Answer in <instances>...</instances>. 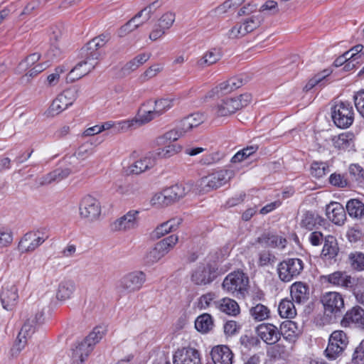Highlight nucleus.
Instances as JSON below:
<instances>
[{
    "label": "nucleus",
    "instance_id": "46",
    "mask_svg": "<svg viewBox=\"0 0 364 364\" xmlns=\"http://www.w3.org/2000/svg\"><path fill=\"white\" fill-rule=\"evenodd\" d=\"M182 136L180 130L176 127L166 132L164 135L159 136L157 139V143L159 145H164L168 141H175L178 139Z\"/></svg>",
    "mask_w": 364,
    "mask_h": 364
},
{
    "label": "nucleus",
    "instance_id": "60",
    "mask_svg": "<svg viewBox=\"0 0 364 364\" xmlns=\"http://www.w3.org/2000/svg\"><path fill=\"white\" fill-rule=\"evenodd\" d=\"M49 65V63L44 62L32 66V68L28 71V73L23 77V79L28 77L27 80H28V77H33L37 75L38 73H41L47 68H48Z\"/></svg>",
    "mask_w": 364,
    "mask_h": 364
},
{
    "label": "nucleus",
    "instance_id": "48",
    "mask_svg": "<svg viewBox=\"0 0 364 364\" xmlns=\"http://www.w3.org/2000/svg\"><path fill=\"white\" fill-rule=\"evenodd\" d=\"M318 223V218L311 212L304 214L301 221V226L309 230H312Z\"/></svg>",
    "mask_w": 364,
    "mask_h": 364
},
{
    "label": "nucleus",
    "instance_id": "26",
    "mask_svg": "<svg viewBox=\"0 0 364 364\" xmlns=\"http://www.w3.org/2000/svg\"><path fill=\"white\" fill-rule=\"evenodd\" d=\"M291 296L297 304L306 302L309 298V286L301 282L294 283L291 287Z\"/></svg>",
    "mask_w": 364,
    "mask_h": 364
},
{
    "label": "nucleus",
    "instance_id": "30",
    "mask_svg": "<svg viewBox=\"0 0 364 364\" xmlns=\"http://www.w3.org/2000/svg\"><path fill=\"white\" fill-rule=\"evenodd\" d=\"M75 289L76 285L73 280L64 279L58 285L56 298L61 301L67 300L72 296Z\"/></svg>",
    "mask_w": 364,
    "mask_h": 364
},
{
    "label": "nucleus",
    "instance_id": "40",
    "mask_svg": "<svg viewBox=\"0 0 364 364\" xmlns=\"http://www.w3.org/2000/svg\"><path fill=\"white\" fill-rule=\"evenodd\" d=\"M278 311L282 318H294L296 315L294 303L289 299H283L279 304Z\"/></svg>",
    "mask_w": 364,
    "mask_h": 364
},
{
    "label": "nucleus",
    "instance_id": "35",
    "mask_svg": "<svg viewBox=\"0 0 364 364\" xmlns=\"http://www.w3.org/2000/svg\"><path fill=\"white\" fill-rule=\"evenodd\" d=\"M257 242L264 244L268 247H276L280 246L284 248L286 245L287 240L275 235L263 234L257 238Z\"/></svg>",
    "mask_w": 364,
    "mask_h": 364
},
{
    "label": "nucleus",
    "instance_id": "4",
    "mask_svg": "<svg viewBox=\"0 0 364 364\" xmlns=\"http://www.w3.org/2000/svg\"><path fill=\"white\" fill-rule=\"evenodd\" d=\"M251 99V95L249 94L240 95L235 97H226L218 104L216 114L220 117L232 114L238 109L246 107Z\"/></svg>",
    "mask_w": 364,
    "mask_h": 364
},
{
    "label": "nucleus",
    "instance_id": "12",
    "mask_svg": "<svg viewBox=\"0 0 364 364\" xmlns=\"http://www.w3.org/2000/svg\"><path fill=\"white\" fill-rule=\"evenodd\" d=\"M79 210L82 218L89 221H94L99 218L101 213V205L95 198L87 195L82 198Z\"/></svg>",
    "mask_w": 364,
    "mask_h": 364
},
{
    "label": "nucleus",
    "instance_id": "33",
    "mask_svg": "<svg viewBox=\"0 0 364 364\" xmlns=\"http://www.w3.org/2000/svg\"><path fill=\"white\" fill-rule=\"evenodd\" d=\"M339 248L336 238L328 235L325 238L324 245L321 255L328 259L335 258L338 253Z\"/></svg>",
    "mask_w": 364,
    "mask_h": 364
},
{
    "label": "nucleus",
    "instance_id": "34",
    "mask_svg": "<svg viewBox=\"0 0 364 364\" xmlns=\"http://www.w3.org/2000/svg\"><path fill=\"white\" fill-rule=\"evenodd\" d=\"M178 241V237L176 235H171L158 242L155 247L164 257L174 247Z\"/></svg>",
    "mask_w": 364,
    "mask_h": 364
},
{
    "label": "nucleus",
    "instance_id": "54",
    "mask_svg": "<svg viewBox=\"0 0 364 364\" xmlns=\"http://www.w3.org/2000/svg\"><path fill=\"white\" fill-rule=\"evenodd\" d=\"M328 171V166L323 162L314 161L311 166V173L316 178H321Z\"/></svg>",
    "mask_w": 364,
    "mask_h": 364
},
{
    "label": "nucleus",
    "instance_id": "20",
    "mask_svg": "<svg viewBox=\"0 0 364 364\" xmlns=\"http://www.w3.org/2000/svg\"><path fill=\"white\" fill-rule=\"evenodd\" d=\"M257 336L267 344L272 345L280 339V333L278 328L272 323H262L256 328Z\"/></svg>",
    "mask_w": 364,
    "mask_h": 364
},
{
    "label": "nucleus",
    "instance_id": "59",
    "mask_svg": "<svg viewBox=\"0 0 364 364\" xmlns=\"http://www.w3.org/2000/svg\"><path fill=\"white\" fill-rule=\"evenodd\" d=\"M65 72L63 66H58L55 71L47 77V83L48 86L53 87L56 85L60 80V75Z\"/></svg>",
    "mask_w": 364,
    "mask_h": 364
},
{
    "label": "nucleus",
    "instance_id": "55",
    "mask_svg": "<svg viewBox=\"0 0 364 364\" xmlns=\"http://www.w3.org/2000/svg\"><path fill=\"white\" fill-rule=\"evenodd\" d=\"M161 6V3L159 1H155L151 4H149L148 6L143 9L141 11H140L137 14L138 16H144V21H148L152 14L154 12L155 10L157 9V8Z\"/></svg>",
    "mask_w": 364,
    "mask_h": 364
},
{
    "label": "nucleus",
    "instance_id": "8",
    "mask_svg": "<svg viewBox=\"0 0 364 364\" xmlns=\"http://www.w3.org/2000/svg\"><path fill=\"white\" fill-rule=\"evenodd\" d=\"M304 269V263L299 258H289L279 262L277 266V274L279 279L284 282H289L297 277Z\"/></svg>",
    "mask_w": 364,
    "mask_h": 364
},
{
    "label": "nucleus",
    "instance_id": "52",
    "mask_svg": "<svg viewBox=\"0 0 364 364\" xmlns=\"http://www.w3.org/2000/svg\"><path fill=\"white\" fill-rule=\"evenodd\" d=\"M162 257H163L157 248L154 246L145 254L143 259L146 265H152L153 264L159 261Z\"/></svg>",
    "mask_w": 364,
    "mask_h": 364
},
{
    "label": "nucleus",
    "instance_id": "29",
    "mask_svg": "<svg viewBox=\"0 0 364 364\" xmlns=\"http://www.w3.org/2000/svg\"><path fill=\"white\" fill-rule=\"evenodd\" d=\"M333 146L339 150H350L354 146V135L352 133H343L332 138Z\"/></svg>",
    "mask_w": 364,
    "mask_h": 364
},
{
    "label": "nucleus",
    "instance_id": "15",
    "mask_svg": "<svg viewBox=\"0 0 364 364\" xmlns=\"http://www.w3.org/2000/svg\"><path fill=\"white\" fill-rule=\"evenodd\" d=\"M137 210H130L121 218L115 220L111 225L110 228L113 232H126L138 227Z\"/></svg>",
    "mask_w": 364,
    "mask_h": 364
},
{
    "label": "nucleus",
    "instance_id": "64",
    "mask_svg": "<svg viewBox=\"0 0 364 364\" xmlns=\"http://www.w3.org/2000/svg\"><path fill=\"white\" fill-rule=\"evenodd\" d=\"M164 151L165 158L168 159L181 152L182 146L177 144H169L162 147Z\"/></svg>",
    "mask_w": 364,
    "mask_h": 364
},
{
    "label": "nucleus",
    "instance_id": "3",
    "mask_svg": "<svg viewBox=\"0 0 364 364\" xmlns=\"http://www.w3.org/2000/svg\"><path fill=\"white\" fill-rule=\"evenodd\" d=\"M331 117L336 127L348 128L354 121L353 106L348 102H340L331 108Z\"/></svg>",
    "mask_w": 364,
    "mask_h": 364
},
{
    "label": "nucleus",
    "instance_id": "42",
    "mask_svg": "<svg viewBox=\"0 0 364 364\" xmlns=\"http://www.w3.org/2000/svg\"><path fill=\"white\" fill-rule=\"evenodd\" d=\"M276 261V256L269 250H263L258 254L257 264L259 267L273 266Z\"/></svg>",
    "mask_w": 364,
    "mask_h": 364
},
{
    "label": "nucleus",
    "instance_id": "5",
    "mask_svg": "<svg viewBox=\"0 0 364 364\" xmlns=\"http://www.w3.org/2000/svg\"><path fill=\"white\" fill-rule=\"evenodd\" d=\"M185 195V188L182 186L176 184L155 194L151 202L152 205L158 208L166 207L176 203Z\"/></svg>",
    "mask_w": 364,
    "mask_h": 364
},
{
    "label": "nucleus",
    "instance_id": "14",
    "mask_svg": "<svg viewBox=\"0 0 364 364\" xmlns=\"http://www.w3.org/2000/svg\"><path fill=\"white\" fill-rule=\"evenodd\" d=\"M146 281V274L141 272H133L124 276L119 282V288L131 293L139 291Z\"/></svg>",
    "mask_w": 364,
    "mask_h": 364
},
{
    "label": "nucleus",
    "instance_id": "44",
    "mask_svg": "<svg viewBox=\"0 0 364 364\" xmlns=\"http://www.w3.org/2000/svg\"><path fill=\"white\" fill-rule=\"evenodd\" d=\"M328 181L331 185L340 188L350 186L349 181L346 176L338 173L331 174Z\"/></svg>",
    "mask_w": 364,
    "mask_h": 364
},
{
    "label": "nucleus",
    "instance_id": "7",
    "mask_svg": "<svg viewBox=\"0 0 364 364\" xmlns=\"http://www.w3.org/2000/svg\"><path fill=\"white\" fill-rule=\"evenodd\" d=\"M223 288L228 292H237L242 297L247 291L249 278L242 271L230 273L223 280Z\"/></svg>",
    "mask_w": 364,
    "mask_h": 364
},
{
    "label": "nucleus",
    "instance_id": "50",
    "mask_svg": "<svg viewBox=\"0 0 364 364\" xmlns=\"http://www.w3.org/2000/svg\"><path fill=\"white\" fill-rule=\"evenodd\" d=\"M257 149V146H247L236 153L231 159L232 163L242 161L247 157L253 154Z\"/></svg>",
    "mask_w": 364,
    "mask_h": 364
},
{
    "label": "nucleus",
    "instance_id": "27",
    "mask_svg": "<svg viewBox=\"0 0 364 364\" xmlns=\"http://www.w3.org/2000/svg\"><path fill=\"white\" fill-rule=\"evenodd\" d=\"M215 308L230 316H237L240 314V306L233 299L225 297L213 301Z\"/></svg>",
    "mask_w": 364,
    "mask_h": 364
},
{
    "label": "nucleus",
    "instance_id": "31",
    "mask_svg": "<svg viewBox=\"0 0 364 364\" xmlns=\"http://www.w3.org/2000/svg\"><path fill=\"white\" fill-rule=\"evenodd\" d=\"M346 209L352 218L362 220L364 218V203L358 199L349 200L346 205Z\"/></svg>",
    "mask_w": 364,
    "mask_h": 364
},
{
    "label": "nucleus",
    "instance_id": "51",
    "mask_svg": "<svg viewBox=\"0 0 364 364\" xmlns=\"http://www.w3.org/2000/svg\"><path fill=\"white\" fill-rule=\"evenodd\" d=\"M139 18L140 16H138V14H136L131 20H129L127 23L122 26L119 31V36H124L126 34L137 28L141 23H135L137 19Z\"/></svg>",
    "mask_w": 364,
    "mask_h": 364
},
{
    "label": "nucleus",
    "instance_id": "47",
    "mask_svg": "<svg viewBox=\"0 0 364 364\" xmlns=\"http://www.w3.org/2000/svg\"><path fill=\"white\" fill-rule=\"evenodd\" d=\"M80 92V88L78 86H73L64 90L61 94H60V96L63 97L64 100L70 106L78 97Z\"/></svg>",
    "mask_w": 364,
    "mask_h": 364
},
{
    "label": "nucleus",
    "instance_id": "24",
    "mask_svg": "<svg viewBox=\"0 0 364 364\" xmlns=\"http://www.w3.org/2000/svg\"><path fill=\"white\" fill-rule=\"evenodd\" d=\"M326 215L328 218L337 225H342L346 220V210L343 206L337 202H331L326 206Z\"/></svg>",
    "mask_w": 364,
    "mask_h": 364
},
{
    "label": "nucleus",
    "instance_id": "56",
    "mask_svg": "<svg viewBox=\"0 0 364 364\" xmlns=\"http://www.w3.org/2000/svg\"><path fill=\"white\" fill-rule=\"evenodd\" d=\"M352 362L354 364H364V340L355 348Z\"/></svg>",
    "mask_w": 364,
    "mask_h": 364
},
{
    "label": "nucleus",
    "instance_id": "63",
    "mask_svg": "<svg viewBox=\"0 0 364 364\" xmlns=\"http://www.w3.org/2000/svg\"><path fill=\"white\" fill-rule=\"evenodd\" d=\"M170 232H172L171 228H168V226H167V223L164 222L156 228L153 231L151 236L154 239H159Z\"/></svg>",
    "mask_w": 364,
    "mask_h": 364
},
{
    "label": "nucleus",
    "instance_id": "41",
    "mask_svg": "<svg viewBox=\"0 0 364 364\" xmlns=\"http://www.w3.org/2000/svg\"><path fill=\"white\" fill-rule=\"evenodd\" d=\"M331 73V71L328 69L323 70L321 73H317L311 79L309 80V82L304 87V90L307 92L311 90L316 85H318L321 82L327 80V77L330 75Z\"/></svg>",
    "mask_w": 364,
    "mask_h": 364
},
{
    "label": "nucleus",
    "instance_id": "2",
    "mask_svg": "<svg viewBox=\"0 0 364 364\" xmlns=\"http://www.w3.org/2000/svg\"><path fill=\"white\" fill-rule=\"evenodd\" d=\"M105 334L102 327L95 328L92 332L80 343L73 351L72 364H82L92 350V346L97 343Z\"/></svg>",
    "mask_w": 364,
    "mask_h": 364
},
{
    "label": "nucleus",
    "instance_id": "43",
    "mask_svg": "<svg viewBox=\"0 0 364 364\" xmlns=\"http://www.w3.org/2000/svg\"><path fill=\"white\" fill-rule=\"evenodd\" d=\"M69 106L68 103L64 100V98L59 95L50 105L49 113L52 116L57 115L66 109Z\"/></svg>",
    "mask_w": 364,
    "mask_h": 364
},
{
    "label": "nucleus",
    "instance_id": "22",
    "mask_svg": "<svg viewBox=\"0 0 364 364\" xmlns=\"http://www.w3.org/2000/svg\"><path fill=\"white\" fill-rule=\"evenodd\" d=\"M0 299L4 309L7 311L12 310L16 305L18 299L16 286L14 284H6L4 287Z\"/></svg>",
    "mask_w": 364,
    "mask_h": 364
},
{
    "label": "nucleus",
    "instance_id": "39",
    "mask_svg": "<svg viewBox=\"0 0 364 364\" xmlns=\"http://www.w3.org/2000/svg\"><path fill=\"white\" fill-rule=\"evenodd\" d=\"M279 331L280 336H282L287 340H291L296 335V323L290 320L285 321L281 323Z\"/></svg>",
    "mask_w": 364,
    "mask_h": 364
},
{
    "label": "nucleus",
    "instance_id": "36",
    "mask_svg": "<svg viewBox=\"0 0 364 364\" xmlns=\"http://www.w3.org/2000/svg\"><path fill=\"white\" fill-rule=\"evenodd\" d=\"M348 264L353 270H364V253L358 251L350 252L348 257Z\"/></svg>",
    "mask_w": 364,
    "mask_h": 364
},
{
    "label": "nucleus",
    "instance_id": "62",
    "mask_svg": "<svg viewBox=\"0 0 364 364\" xmlns=\"http://www.w3.org/2000/svg\"><path fill=\"white\" fill-rule=\"evenodd\" d=\"M247 34L244 25L237 24L233 26L228 32L230 38H238Z\"/></svg>",
    "mask_w": 364,
    "mask_h": 364
},
{
    "label": "nucleus",
    "instance_id": "18",
    "mask_svg": "<svg viewBox=\"0 0 364 364\" xmlns=\"http://www.w3.org/2000/svg\"><path fill=\"white\" fill-rule=\"evenodd\" d=\"M173 360V364H201L198 350L191 347L178 349Z\"/></svg>",
    "mask_w": 364,
    "mask_h": 364
},
{
    "label": "nucleus",
    "instance_id": "49",
    "mask_svg": "<svg viewBox=\"0 0 364 364\" xmlns=\"http://www.w3.org/2000/svg\"><path fill=\"white\" fill-rule=\"evenodd\" d=\"M173 106V100L159 99L154 101L155 112L161 116Z\"/></svg>",
    "mask_w": 364,
    "mask_h": 364
},
{
    "label": "nucleus",
    "instance_id": "10",
    "mask_svg": "<svg viewBox=\"0 0 364 364\" xmlns=\"http://www.w3.org/2000/svg\"><path fill=\"white\" fill-rule=\"evenodd\" d=\"M321 302L324 307V312L328 316H338L344 309L343 296L338 292L326 293L321 298Z\"/></svg>",
    "mask_w": 364,
    "mask_h": 364
},
{
    "label": "nucleus",
    "instance_id": "11",
    "mask_svg": "<svg viewBox=\"0 0 364 364\" xmlns=\"http://www.w3.org/2000/svg\"><path fill=\"white\" fill-rule=\"evenodd\" d=\"M151 104V101H148L146 103H144L139 109L137 116L131 119V120H127L123 121L119 123L120 128L124 132L128 131L130 129H132L133 127H135L136 126H141L142 124H145L154 119L159 117L158 114L155 112V109L152 110H147L144 107Z\"/></svg>",
    "mask_w": 364,
    "mask_h": 364
},
{
    "label": "nucleus",
    "instance_id": "21",
    "mask_svg": "<svg viewBox=\"0 0 364 364\" xmlns=\"http://www.w3.org/2000/svg\"><path fill=\"white\" fill-rule=\"evenodd\" d=\"M323 279L332 285L351 289L355 284V279L348 275L346 272L336 271L323 277Z\"/></svg>",
    "mask_w": 364,
    "mask_h": 364
},
{
    "label": "nucleus",
    "instance_id": "57",
    "mask_svg": "<svg viewBox=\"0 0 364 364\" xmlns=\"http://www.w3.org/2000/svg\"><path fill=\"white\" fill-rule=\"evenodd\" d=\"M34 323L31 321V318H27L23 326L21 327L18 334H20L21 336H23L28 338H31V336L34 333Z\"/></svg>",
    "mask_w": 364,
    "mask_h": 364
},
{
    "label": "nucleus",
    "instance_id": "45",
    "mask_svg": "<svg viewBox=\"0 0 364 364\" xmlns=\"http://www.w3.org/2000/svg\"><path fill=\"white\" fill-rule=\"evenodd\" d=\"M263 17L261 14L253 15L245 19L243 22L244 27L247 33L253 31L261 25L263 21Z\"/></svg>",
    "mask_w": 364,
    "mask_h": 364
},
{
    "label": "nucleus",
    "instance_id": "6",
    "mask_svg": "<svg viewBox=\"0 0 364 364\" xmlns=\"http://www.w3.org/2000/svg\"><path fill=\"white\" fill-rule=\"evenodd\" d=\"M348 343V338L343 331H333L328 339V346L324 350L326 357L329 360H336L341 356Z\"/></svg>",
    "mask_w": 364,
    "mask_h": 364
},
{
    "label": "nucleus",
    "instance_id": "9",
    "mask_svg": "<svg viewBox=\"0 0 364 364\" xmlns=\"http://www.w3.org/2000/svg\"><path fill=\"white\" fill-rule=\"evenodd\" d=\"M234 176L235 171L232 169H222L202 178L200 179V186L204 191L208 192L224 186Z\"/></svg>",
    "mask_w": 364,
    "mask_h": 364
},
{
    "label": "nucleus",
    "instance_id": "28",
    "mask_svg": "<svg viewBox=\"0 0 364 364\" xmlns=\"http://www.w3.org/2000/svg\"><path fill=\"white\" fill-rule=\"evenodd\" d=\"M221 57L222 53L220 49L212 48L207 50L203 55L197 60L196 65L199 68L208 67L216 63L220 60Z\"/></svg>",
    "mask_w": 364,
    "mask_h": 364
},
{
    "label": "nucleus",
    "instance_id": "25",
    "mask_svg": "<svg viewBox=\"0 0 364 364\" xmlns=\"http://www.w3.org/2000/svg\"><path fill=\"white\" fill-rule=\"evenodd\" d=\"M72 171L69 168H58L38 179L40 186L48 185L53 182H59L67 178Z\"/></svg>",
    "mask_w": 364,
    "mask_h": 364
},
{
    "label": "nucleus",
    "instance_id": "13",
    "mask_svg": "<svg viewBox=\"0 0 364 364\" xmlns=\"http://www.w3.org/2000/svg\"><path fill=\"white\" fill-rule=\"evenodd\" d=\"M217 277V269L210 264L199 265L192 273L191 281L196 285H207Z\"/></svg>",
    "mask_w": 364,
    "mask_h": 364
},
{
    "label": "nucleus",
    "instance_id": "58",
    "mask_svg": "<svg viewBox=\"0 0 364 364\" xmlns=\"http://www.w3.org/2000/svg\"><path fill=\"white\" fill-rule=\"evenodd\" d=\"M353 100L358 112L364 118V90L355 93Z\"/></svg>",
    "mask_w": 364,
    "mask_h": 364
},
{
    "label": "nucleus",
    "instance_id": "53",
    "mask_svg": "<svg viewBox=\"0 0 364 364\" xmlns=\"http://www.w3.org/2000/svg\"><path fill=\"white\" fill-rule=\"evenodd\" d=\"M27 338L18 334L17 338L11 348L10 353L12 357H16L27 344Z\"/></svg>",
    "mask_w": 364,
    "mask_h": 364
},
{
    "label": "nucleus",
    "instance_id": "38",
    "mask_svg": "<svg viewBox=\"0 0 364 364\" xmlns=\"http://www.w3.org/2000/svg\"><path fill=\"white\" fill-rule=\"evenodd\" d=\"M250 314L257 321H262L269 317L270 311L267 306L258 303L250 309Z\"/></svg>",
    "mask_w": 364,
    "mask_h": 364
},
{
    "label": "nucleus",
    "instance_id": "1",
    "mask_svg": "<svg viewBox=\"0 0 364 364\" xmlns=\"http://www.w3.org/2000/svg\"><path fill=\"white\" fill-rule=\"evenodd\" d=\"M107 40L106 36L100 35L92 38L80 50L82 60L80 61L69 73L67 82H73L90 73L98 65L103 54L101 48Z\"/></svg>",
    "mask_w": 364,
    "mask_h": 364
},
{
    "label": "nucleus",
    "instance_id": "37",
    "mask_svg": "<svg viewBox=\"0 0 364 364\" xmlns=\"http://www.w3.org/2000/svg\"><path fill=\"white\" fill-rule=\"evenodd\" d=\"M195 327L197 331L201 333H208L213 327L212 316L208 314L199 316L195 321Z\"/></svg>",
    "mask_w": 364,
    "mask_h": 364
},
{
    "label": "nucleus",
    "instance_id": "19",
    "mask_svg": "<svg viewBox=\"0 0 364 364\" xmlns=\"http://www.w3.org/2000/svg\"><path fill=\"white\" fill-rule=\"evenodd\" d=\"M175 21V14L172 12H166L159 19L154 29L149 34L151 41H156L161 38L173 25Z\"/></svg>",
    "mask_w": 364,
    "mask_h": 364
},
{
    "label": "nucleus",
    "instance_id": "32",
    "mask_svg": "<svg viewBox=\"0 0 364 364\" xmlns=\"http://www.w3.org/2000/svg\"><path fill=\"white\" fill-rule=\"evenodd\" d=\"M154 166L153 159L147 156L135 161L128 167L127 172L132 174H140Z\"/></svg>",
    "mask_w": 364,
    "mask_h": 364
},
{
    "label": "nucleus",
    "instance_id": "23",
    "mask_svg": "<svg viewBox=\"0 0 364 364\" xmlns=\"http://www.w3.org/2000/svg\"><path fill=\"white\" fill-rule=\"evenodd\" d=\"M210 356L214 364H232L233 353L227 346L219 345L213 347Z\"/></svg>",
    "mask_w": 364,
    "mask_h": 364
},
{
    "label": "nucleus",
    "instance_id": "17",
    "mask_svg": "<svg viewBox=\"0 0 364 364\" xmlns=\"http://www.w3.org/2000/svg\"><path fill=\"white\" fill-rule=\"evenodd\" d=\"M47 236L40 234L39 232H28L26 233L18 243V250L21 252H29L34 251L37 247L42 245Z\"/></svg>",
    "mask_w": 364,
    "mask_h": 364
},
{
    "label": "nucleus",
    "instance_id": "16",
    "mask_svg": "<svg viewBox=\"0 0 364 364\" xmlns=\"http://www.w3.org/2000/svg\"><path fill=\"white\" fill-rule=\"evenodd\" d=\"M342 326L364 330V309L357 306L348 310L341 322Z\"/></svg>",
    "mask_w": 364,
    "mask_h": 364
},
{
    "label": "nucleus",
    "instance_id": "61",
    "mask_svg": "<svg viewBox=\"0 0 364 364\" xmlns=\"http://www.w3.org/2000/svg\"><path fill=\"white\" fill-rule=\"evenodd\" d=\"M348 171L353 180L358 181L363 178L364 170L358 164L350 165Z\"/></svg>",
    "mask_w": 364,
    "mask_h": 364
}]
</instances>
